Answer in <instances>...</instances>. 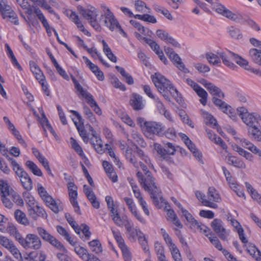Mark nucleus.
I'll return each instance as SVG.
<instances>
[{"mask_svg":"<svg viewBox=\"0 0 261 261\" xmlns=\"http://www.w3.org/2000/svg\"><path fill=\"white\" fill-rule=\"evenodd\" d=\"M139 166L145 174L143 175L142 173L140 171L137 173V176L140 185L146 191L149 193L154 205L161 208L162 206L161 204H166V201L163 197L160 189L156 186L155 179L152 176L150 171L148 170L147 166L141 162L139 163Z\"/></svg>","mask_w":261,"mask_h":261,"instance_id":"f257e3e1","label":"nucleus"},{"mask_svg":"<svg viewBox=\"0 0 261 261\" xmlns=\"http://www.w3.org/2000/svg\"><path fill=\"white\" fill-rule=\"evenodd\" d=\"M100 8L102 11L101 17L104 18V25L111 31L117 30L125 37H127L126 33L121 28L119 22L110 8L105 4H100Z\"/></svg>","mask_w":261,"mask_h":261,"instance_id":"f03ea898","label":"nucleus"},{"mask_svg":"<svg viewBox=\"0 0 261 261\" xmlns=\"http://www.w3.org/2000/svg\"><path fill=\"white\" fill-rule=\"evenodd\" d=\"M151 79L155 86L160 93L165 91H168L173 97L178 95V91L175 89L170 81L159 73L152 75Z\"/></svg>","mask_w":261,"mask_h":261,"instance_id":"7ed1b4c3","label":"nucleus"},{"mask_svg":"<svg viewBox=\"0 0 261 261\" xmlns=\"http://www.w3.org/2000/svg\"><path fill=\"white\" fill-rule=\"evenodd\" d=\"M77 9L80 14L88 20L91 26L96 31H100L101 27L98 23L97 17L98 15L97 10L93 6H90L88 9L82 6H78Z\"/></svg>","mask_w":261,"mask_h":261,"instance_id":"20e7f679","label":"nucleus"},{"mask_svg":"<svg viewBox=\"0 0 261 261\" xmlns=\"http://www.w3.org/2000/svg\"><path fill=\"white\" fill-rule=\"evenodd\" d=\"M71 79L74 83L75 89L80 92V94L86 99L87 102L91 108H93V111L98 115L102 114V111L99 107L96 101L94 100L93 96L86 90H84L82 86L80 84L79 82L76 80L74 76L71 75Z\"/></svg>","mask_w":261,"mask_h":261,"instance_id":"39448f33","label":"nucleus"},{"mask_svg":"<svg viewBox=\"0 0 261 261\" xmlns=\"http://www.w3.org/2000/svg\"><path fill=\"white\" fill-rule=\"evenodd\" d=\"M212 95L213 96L212 100L214 105L224 113L228 115L231 119L233 121H236L238 119V117L234 109L229 105L222 100V99L225 96V94L224 93L223 97H219L216 95Z\"/></svg>","mask_w":261,"mask_h":261,"instance_id":"423d86ee","label":"nucleus"},{"mask_svg":"<svg viewBox=\"0 0 261 261\" xmlns=\"http://www.w3.org/2000/svg\"><path fill=\"white\" fill-rule=\"evenodd\" d=\"M243 122L249 127L258 124V121L261 120V117L257 114L250 113L244 107H239L237 109Z\"/></svg>","mask_w":261,"mask_h":261,"instance_id":"0eeeda50","label":"nucleus"},{"mask_svg":"<svg viewBox=\"0 0 261 261\" xmlns=\"http://www.w3.org/2000/svg\"><path fill=\"white\" fill-rule=\"evenodd\" d=\"M20 244L24 249H32L39 250L42 247V241L40 238L34 233L27 234L25 238H22L20 241Z\"/></svg>","mask_w":261,"mask_h":261,"instance_id":"6e6552de","label":"nucleus"},{"mask_svg":"<svg viewBox=\"0 0 261 261\" xmlns=\"http://www.w3.org/2000/svg\"><path fill=\"white\" fill-rule=\"evenodd\" d=\"M37 230L38 234L43 241L49 243L54 247L60 251H66V248L64 247L63 245L44 228L42 227H38L37 228Z\"/></svg>","mask_w":261,"mask_h":261,"instance_id":"1a4fd4ad","label":"nucleus"},{"mask_svg":"<svg viewBox=\"0 0 261 261\" xmlns=\"http://www.w3.org/2000/svg\"><path fill=\"white\" fill-rule=\"evenodd\" d=\"M0 244L9 250L18 261H23L21 252L11 239L3 236H0Z\"/></svg>","mask_w":261,"mask_h":261,"instance_id":"9d476101","label":"nucleus"},{"mask_svg":"<svg viewBox=\"0 0 261 261\" xmlns=\"http://www.w3.org/2000/svg\"><path fill=\"white\" fill-rule=\"evenodd\" d=\"M144 134L148 138H151L154 135L163 136L164 135V126L160 123L150 121L147 123Z\"/></svg>","mask_w":261,"mask_h":261,"instance_id":"9b49d317","label":"nucleus"},{"mask_svg":"<svg viewBox=\"0 0 261 261\" xmlns=\"http://www.w3.org/2000/svg\"><path fill=\"white\" fill-rule=\"evenodd\" d=\"M164 51L173 64L181 71L185 73L189 72V70L186 68L181 58L178 54L175 53L173 49L168 46H164Z\"/></svg>","mask_w":261,"mask_h":261,"instance_id":"f8f14e48","label":"nucleus"},{"mask_svg":"<svg viewBox=\"0 0 261 261\" xmlns=\"http://www.w3.org/2000/svg\"><path fill=\"white\" fill-rule=\"evenodd\" d=\"M106 201L107 204L108 208L110 211V215L112 217L114 223L117 225L120 223L123 219H125L127 216L121 217L118 210L115 208V205L113 198L110 196H107L106 197Z\"/></svg>","mask_w":261,"mask_h":261,"instance_id":"ddd939ff","label":"nucleus"},{"mask_svg":"<svg viewBox=\"0 0 261 261\" xmlns=\"http://www.w3.org/2000/svg\"><path fill=\"white\" fill-rule=\"evenodd\" d=\"M211 226L213 230L222 240H227V238L229 234V232L224 227L222 220L219 219H215L212 222Z\"/></svg>","mask_w":261,"mask_h":261,"instance_id":"4468645a","label":"nucleus"},{"mask_svg":"<svg viewBox=\"0 0 261 261\" xmlns=\"http://www.w3.org/2000/svg\"><path fill=\"white\" fill-rule=\"evenodd\" d=\"M186 82L193 88L198 96L201 98L200 99V103L203 106H205L207 103V99L208 97V94L206 91L190 79H187Z\"/></svg>","mask_w":261,"mask_h":261,"instance_id":"2eb2a0df","label":"nucleus"},{"mask_svg":"<svg viewBox=\"0 0 261 261\" xmlns=\"http://www.w3.org/2000/svg\"><path fill=\"white\" fill-rule=\"evenodd\" d=\"M70 112L75 115L79 120V122L74 121V123L76 127L80 136L82 138L85 143H88L89 139L87 136L86 132L84 128V120L81 115L76 111L70 110Z\"/></svg>","mask_w":261,"mask_h":261,"instance_id":"dca6fc26","label":"nucleus"},{"mask_svg":"<svg viewBox=\"0 0 261 261\" xmlns=\"http://www.w3.org/2000/svg\"><path fill=\"white\" fill-rule=\"evenodd\" d=\"M198 81L207 89L211 95H216L219 97L224 96V92L221 89L214 85L213 83L208 82L204 79H201Z\"/></svg>","mask_w":261,"mask_h":261,"instance_id":"f3484780","label":"nucleus"},{"mask_svg":"<svg viewBox=\"0 0 261 261\" xmlns=\"http://www.w3.org/2000/svg\"><path fill=\"white\" fill-rule=\"evenodd\" d=\"M219 55L225 65L232 69H235L237 68V66L232 63V61H234V57L233 56L235 55L234 53L231 51L228 54L221 52L219 53Z\"/></svg>","mask_w":261,"mask_h":261,"instance_id":"a211bd4d","label":"nucleus"},{"mask_svg":"<svg viewBox=\"0 0 261 261\" xmlns=\"http://www.w3.org/2000/svg\"><path fill=\"white\" fill-rule=\"evenodd\" d=\"M83 59L84 60L87 66L94 73L98 80L102 81L105 79L104 74L102 71L100 70L99 67L93 64L90 60L86 57L83 56Z\"/></svg>","mask_w":261,"mask_h":261,"instance_id":"6ab92c4d","label":"nucleus"},{"mask_svg":"<svg viewBox=\"0 0 261 261\" xmlns=\"http://www.w3.org/2000/svg\"><path fill=\"white\" fill-rule=\"evenodd\" d=\"M241 145L249 150L252 153L257 155L259 160H261V150L254 145L252 142L246 139H238Z\"/></svg>","mask_w":261,"mask_h":261,"instance_id":"aec40b11","label":"nucleus"},{"mask_svg":"<svg viewBox=\"0 0 261 261\" xmlns=\"http://www.w3.org/2000/svg\"><path fill=\"white\" fill-rule=\"evenodd\" d=\"M129 103L134 110L136 111L141 110L144 107L142 97L137 93L132 94Z\"/></svg>","mask_w":261,"mask_h":261,"instance_id":"412c9836","label":"nucleus"},{"mask_svg":"<svg viewBox=\"0 0 261 261\" xmlns=\"http://www.w3.org/2000/svg\"><path fill=\"white\" fill-rule=\"evenodd\" d=\"M29 215L34 220H36L39 217H41L44 219H46L47 215L45 211L41 207L39 206L38 204L32 208V210H29Z\"/></svg>","mask_w":261,"mask_h":261,"instance_id":"4be33fe9","label":"nucleus"},{"mask_svg":"<svg viewBox=\"0 0 261 261\" xmlns=\"http://www.w3.org/2000/svg\"><path fill=\"white\" fill-rule=\"evenodd\" d=\"M10 164L12 167L13 170L16 175L19 177V180L28 175V173L24 169L16 162L15 160L10 159Z\"/></svg>","mask_w":261,"mask_h":261,"instance_id":"5701e85b","label":"nucleus"},{"mask_svg":"<svg viewBox=\"0 0 261 261\" xmlns=\"http://www.w3.org/2000/svg\"><path fill=\"white\" fill-rule=\"evenodd\" d=\"M248 135L252 139L261 142V130L256 125L248 128Z\"/></svg>","mask_w":261,"mask_h":261,"instance_id":"b1692460","label":"nucleus"},{"mask_svg":"<svg viewBox=\"0 0 261 261\" xmlns=\"http://www.w3.org/2000/svg\"><path fill=\"white\" fill-rule=\"evenodd\" d=\"M102 166L105 169L106 172L113 182H115L117 180V176L116 173L114 171L112 165L110 164L108 161H103Z\"/></svg>","mask_w":261,"mask_h":261,"instance_id":"393cba45","label":"nucleus"},{"mask_svg":"<svg viewBox=\"0 0 261 261\" xmlns=\"http://www.w3.org/2000/svg\"><path fill=\"white\" fill-rule=\"evenodd\" d=\"M30 66L31 70L35 75L37 80L42 81V79L45 78L43 72L34 61H31L30 62Z\"/></svg>","mask_w":261,"mask_h":261,"instance_id":"a878e982","label":"nucleus"},{"mask_svg":"<svg viewBox=\"0 0 261 261\" xmlns=\"http://www.w3.org/2000/svg\"><path fill=\"white\" fill-rule=\"evenodd\" d=\"M74 251L84 261H89L91 257L93 256V254L89 253L87 249L81 246L75 247Z\"/></svg>","mask_w":261,"mask_h":261,"instance_id":"bb28decb","label":"nucleus"},{"mask_svg":"<svg viewBox=\"0 0 261 261\" xmlns=\"http://www.w3.org/2000/svg\"><path fill=\"white\" fill-rule=\"evenodd\" d=\"M233 149L237 152L240 155L244 157L246 160L252 162L253 161V155L250 152L245 150L238 145L232 146Z\"/></svg>","mask_w":261,"mask_h":261,"instance_id":"cd10ccee","label":"nucleus"},{"mask_svg":"<svg viewBox=\"0 0 261 261\" xmlns=\"http://www.w3.org/2000/svg\"><path fill=\"white\" fill-rule=\"evenodd\" d=\"M1 14L3 18H9L10 19V21L15 25L19 24V20L17 16H16L15 12L12 10L10 7L9 10L4 11L1 13Z\"/></svg>","mask_w":261,"mask_h":261,"instance_id":"c85d7f7f","label":"nucleus"},{"mask_svg":"<svg viewBox=\"0 0 261 261\" xmlns=\"http://www.w3.org/2000/svg\"><path fill=\"white\" fill-rule=\"evenodd\" d=\"M28 257L34 261H45L46 255L43 251H34L29 253Z\"/></svg>","mask_w":261,"mask_h":261,"instance_id":"c756f323","label":"nucleus"},{"mask_svg":"<svg viewBox=\"0 0 261 261\" xmlns=\"http://www.w3.org/2000/svg\"><path fill=\"white\" fill-rule=\"evenodd\" d=\"M14 216L17 221L22 225H28L29 222L24 213L20 210H16L14 213Z\"/></svg>","mask_w":261,"mask_h":261,"instance_id":"7c9ffc66","label":"nucleus"},{"mask_svg":"<svg viewBox=\"0 0 261 261\" xmlns=\"http://www.w3.org/2000/svg\"><path fill=\"white\" fill-rule=\"evenodd\" d=\"M222 15L237 22H242L243 19L241 14L233 13L227 8L225 9Z\"/></svg>","mask_w":261,"mask_h":261,"instance_id":"2f4dec72","label":"nucleus"},{"mask_svg":"<svg viewBox=\"0 0 261 261\" xmlns=\"http://www.w3.org/2000/svg\"><path fill=\"white\" fill-rule=\"evenodd\" d=\"M249 56L254 63L261 66V49H251L249 50Z\"/></svg>","mask_w":261,"mask_h":261,"instance_id":"473e14b6","label":"nucleus"},{"mask_svg":"<svg viewBox=\"0 0 261 261\" xmlns=\"http://www.w3.org/2000/svg\"><path fill=\"white\" fill-rule=\"evenodd\" d=\"M246 250L256 261H261V252L254 245H249Z\"/></svg>","mask_w":261,"mask_h":261,"instance_id":"72a5a7b5","label":"nucleus"},{"mask_svg":"<svg viewBox=\"0 0 261 261\" xmlns=\"http://www.w3.org/2000/svg\"><path fill=\"white\" fill-rule=\"evenodd\" d=\"M25 165L26 167L35 175L42 176L43 174L41 170L38 166L32 161H27Z\"/></svg>","mask_w":261,"mask_h":261,"instance_id":"f704fd0d","label":"nucleus"},{"mask_svg":"<svg viewBox=\"0 0 261 261\" xmlns=\"http://www.w3.org/2000/svg\"><path fill=\"white\" fill-rule=\"evenodd\" d=\"M202 115L206 125H212L213 127L217 126L218 123L216 119L211 114L202 111Z\"/></svg>","mask_w":261,"mask_h":261,"instance_id":"c9c22d12","label":"nucleus"},{"mask_svg":"<svg viewBox=\"0 0 261 261\" xmlns=\"http://www.w3.org/2000/svg\"><path fill=\"white\" fill-rule=\"evenodd\" d=\"M7 232L10 236L14 237L16 240H17L20 244V241H21L23 237L19 232L17 228L13 224H10L7 227Z\"/></svg>","mask_w":261,"mask_h":261,"instance_id":"e433bc0d","label":"nucleus"},{"mask_svg":"<svg viewBox=\"0 0 261 261\" xmlns=\"http://www.w3.org/2000/svg\"><path fill=\"white\" fill-rule=\"evenodd\" d=\"M207 196L210 200L214 202H218L220 200V196L218 191L213 187H211L208 188Z\"/></svg>","mask_w":261,"mask_h":261,"instance_id":"4c0bfd02","label":"nucleus"},{"mask_svg":"<svg viewBox=\"0 0 261 261\" xmlns=\"http://www.w3.org/2000/svg\"><path fill=\"white\" fill-rule=\"evenodd\" d=\"M57 230L58 232L63 236L65 239L72 245L74 246L75 245L76 243L73 242L71 237L70 236L67 230L62 226L58 225L57 226Z\"/></svg>","mask_w":261,"mask_h":261,"instance_id":"58836bf2","label":"nucleus"},{"mask_svg":"<svg viewBox=\"0 0 261 261\" xmlns=\"http://www.w3.org/2000/svg\"><path fill=\"white\" fill-rule=\"evenodd\" d=\"M208 238L211 243L214 245L217 249L221 251L222 253H223V250H226V249H223L220 241L213 232L210 233V235Z\"/></svg>","mask_w":261,"mask_h":261,"instance_id":"ea45409f","label":"nucleus"},{"mask_svg":"<svg viewBox=\"0 0 261 261\" xmlns=\"http://www.w3.org/2000/svg\"><path fill=\"white\" fill-rule=\"evenodd\" d=\"M65 218L67 220L68 223L73 228L75 232L80 234L81 232V228L77 224L76 221L74 220V218L71 216V215L69 213L65 214Z\"/></svg>","mask_w":261,"mask_h":261,"instance_id":"a19ab883","label":"nucleus"},{"mask_svg":"<svg viewBox=\"0 0 261 261\" xmlns=\"http://www.w3.org/2000/svg\"><path fill=\"white\" fill-rule=\"evenodd\" d=\"M70 200L77 198V187L73 182H68L67 184Z\"/></svg>","mask_w":261,"mask_h":261,"instance_id":"79ce46f5","label":"nucleus"},{"mask_svg":"<svg viewBox=\"0 0 261 261\" xmlns=\"http://www.w3.org/2000/svg\"><path fill=\"white\" fill-rule=\"evenodd\" d=\"M117 226L119 227L124 226L128 234L135 229L134 227L133 223L128 219L127 217L123 219L122 222L119 223Z\"/></svg>","mask_w":261,"mask_h":261,"instance_id":"37998d69","label":"nucleus"},{"mask_svg":"<svg viewBox=\"0 0 261 261\" xmlns=\"http://www.w3.org/2000/svg\"><path fill=\"white\" fill-rule=\"evenodd\" d=\"M92 251L98 254L102 251L101 244L98 239L93 240L88 243Z\"/></svg>","mask_w":261,"mask_h":261,"instance_id":"c03bdc74","label":"nucleus"},{"mask_svg":"<svg viewBox=\"0 0 261 261\" xmlns=\"http://www.w3.org/2000/svg\"><path fill=\"white\" fill-rule=\"evenodd\" d=\"M229 35L233 39H241L243 38V34L241 30L233 27H229L228 28Z\"/></svg>","mask_w":261,"mask_h":261,"instance_id":"a18cd8bd","label":"nucleus"},{"mask_svg":"<svg viewBox=\"0 0 261 261\" xmlns=\"http://www.w3.org/2000/svg\"><path fill=\"white\" fill-rule=\"evenodd\" d=\"M115 68L120 72L121 75L125 79V81L128 85L134 84V81L133 77L128 73H126L124 68L119 66H116Z\"/></svg>","mask_w":261,"mask_h":261,"instance_id":"49530a36","label":"nucleus"},{"mask_svg":"<svg viewBox=\"0 0 261 261\" xmlns=\"http://www.w3.org/2000/svg\"><path fill=\"white\" fill-rule=\"evenodd\" d=\"M131 136L135 141L142 147H145L146 143L144 141L141 135L136 131L133 130L132 132Z\"/></svg>","mask_w":261,"mask_h":261,"instance_id":"de8ad7c7","label":"nucleus"},{"mask_svg":"<svg viewBox=\"0 0 261 261\" xmlns=\"http://www.w3.org/2000/svg\"><path fill=\"white\" fill-rule=\"evenodd\" d=\"M8 196L11 198V200L15 202L17 205L22 206L23 204V200L22 199L19 194L13 190L10 191Z\"/></svg>","mask_w":261,"mask_h":261,"instance_id":"09e8293b","label":"nucleus"},{"mask_svg":"<svg viewBox=\"0 0 261 261\" xmlns=\"http://www.w3.org/2000/svg\"><path fill=\"white\" fill-rule=\"evenodd\" d=\"M206 58L210 64L214 65H218L221 63V58L219 55H217L212 53H208L206 54Z\"/></svg>","mask_w":261,"mask_h":261,"instance_id":"8fccbe9b","label":"nucleus"},{"mask_svg":"<svg viewBox=\"0 0 261 261\" xmlns=\"http://www.w3.org/2000/svg\"><path fill=\"white\" fill-rule=\"evenodd\" d=\"M20 181L22 186L27 191H30L32 189L33 181L29 175H27L25 177H23L22 179H21Z\"/></svg>","mask_w":261,"mask_h":261,"instance_id":"3c124183","label":"nucleus"},{"mask_svg":"<svg viewBox=\"0 0 261 261\" xmlns=\"http://www.w3.org/2000/svg\"><path fill=\"white\" fill-rule=\"evenodd\" d=\"M154 249L159 260L163 261V259L166 258L164 254V249L161 243L156 242L154 244Z\"/></svg>","mask_w":261,"mask_h":261,"instance_id":"603ef678","label":"nucleus"},{"mask_svg":"<svg viewBox=\"0 0 261 261\" xmlns=\"http://www.w3.org/2000/svg\"><path fill=\"white\" fill-rule=\"evenodd\" d=\"M125 156L127 160L131 163L135 168L139 167V163L137 161V159L134 154H133L130 150L127 148L125 151Z\"/></svg>","mask_w":261,"mask_h":261,"instance_id":"864d4df0","label":"nucleus"},{"mask_svg":"<svg viewBox=\"0 0 261 261\" xmlns=\"http://www.w3.org/2000/svg\"><path fill=\"white\" fill-rule=\"evenodd\" d=\"M234 57V61L240 66L244 68L247 70H249L250 67L248 66V62L242 58L241 57L238 56L235 54V55H233Z\"/></svg>","mask_w":261,"mask_h":261,"instance_id":"5fc2aeb1","label":"nucleus"},{"mask_svg":"<svg viewBox=\"0 0 261 261\" xmlns=\"http://www.w3.org/2000/svg\"><path fill=\"white\" fill-rule=\"evenodd\" d=\"M12 189H10L7 182L0 180V195L2 196L7 195Z\"/></svg>","mask_w":261,"mask_h":261,"instance_id":"6e6d98bb","label":"nucleus"},{"mask_svg":"<svg viewBox=\"0 0 261 261\" xmlns=\"http://www.w3.org/2000/svg\"><path fill=\"white\" fill-rule=\"evenodd\" d=\"M41 124H42L43 127H44L45 131V127H46L50 132V133L55 137H56L57 134H56L55 130H54V129L52 127V126H51V125L49 124L44 113H43V114H42V119Z\"/></svg>","mask_w":261,"mask_h":261,"instance_id":"4d7b16f0","label":"nucleus"},{"mask_svg":"<svg viewBox=\"0 0 261 261\" xmlns=\"http://www.w3.org/2000/svg\"><path fill=\"white\" fill-rule=\"evenodd\" d=\"M178 115H179L183 122L187 124L189 126L192 128L194 127L192 121L189 119V116L187 115L185 111L183 110H179L178 111Z\"/></svg>","mask_w":261,"mask_h":261,"instance_id":"13d9d810","label":"nucleus"},{"mask_svg":"<svg viewBox=\"0 0 261 261\" xmlns=\"http://www.w3.org/2000/svg\"><path fill=\"white\" fill-rule=\"evenodd\" d=\"M83 110L84 113L86 115V118L88 119L93 124L96 123V118H95L91 110L86 105L84 106Z\"/></svg>","mask_w":261,"mask_h":261,"instance_id":"bf43d9fd","label":"nucleus"},{"mask_svg":"<svg viewBox=\"0 0 261 261\" xmlns=\"http://www.w3.org/2000/svg\"><path fill=\"white\" fill-rule=\"evenodd\" d=\"M112 230L113 236L115 239L116 240V242H117L119 248H121V247L126 245V244L124 243V240L121 236L120 232L118 230L115 231L113 229H112Z\"/></svg>","mask_w":261,"mask_h":261,"instance_id":"052dcab7","label":"nucleus"},{"mask_svg":"<svg viewBox=\"0 0 261 261\" xmlns=\"http://www.w3.org/2000/svg\"><path fill=\"white\" fill-rule=\"evenodd\" d=\"M128 209L130 211L131 213L134 217L140 222L142 223H145V220L142 217V216L138 213L137 210L135 205L134 204L133 205L128 207Z\"/></svg>","mask_w":261,"mask_h":261,"instance_id":"680f3d73","label":"nucleus"},{"mask_svg":"<svg viewBox=\"0 0 261 261\" xmlns=\"http://www.w3.org/2000/svg\"><path fill=\"white\" fill-rule=\"evenodd\" d=\"M128 209L130 211L131 213L134 217L140 222L142 223H145V220L142 217V216L138 213L137 210L135 205L134 204L133 205L128 207Z\"/></svg>","mask_w":261,"mask_h":261,"instance_id":"e2e57ef3","label":"nucleus"},{"mask_svg":"<svg viewBox=\"0 0 261 261\" xmlns=\"http://www.w3.org/2000/svg\"><path fill=\"white\" fill-rule=\"evenodd\" d=\"M128 209L130 211L131 213L134 217L140 222L142 223H145V220L142 217V216L138 213L137 210L135 205L134 204L133 205L128 207Z\"/></svg>","mask_w":261,"mask_h":261,"instance_id":"0e129e2a","label":"nucleus"},{"mask_svg":"<svg viewBox=\"0 0 261 261\" xmlns=\"http://www.w3.org/2000/svg\"><path fill=\"white\" fill-rule=\"evenodd\" d=\"M122 253L124 261H131L132 258V254L126 245L120 248Z\"/></svg>","mask_w":261,"mask_h":261,"instance_id":"69168bd1","label":"nucleus"},{"mask_svg":"<svg viewBox=\"0 0 261 261\" xmlns=\"http://www.w3.org/2000/svg\"><path fill=\"white\" fill-rule=\"evenodd\" d=\"M47 206H48L52 211L56 214L63 210L62 204L61 203L58 204L55 199L54 201H53L50 204L48 205Z\"/></svg>","mask_w":261,"mask_h":261,"instance_id":"338daca9","label":"nucleus"},{"mask_svg":"<svg viewBox=\"0 0 261 261\" xmlns=\"http://www.w3.org/2000/svg\"><path fill=\"white\" fill-rule=\"evenodd\" d=\"M165 150H166V157L167 159L168 155H174L176 152L175 146L172 143L168 142L165 145Z\"/></svg>","mask_w":261,"mask_h":261,"instance_id":"774afa93","label":"nucleus"}]
</instances>
